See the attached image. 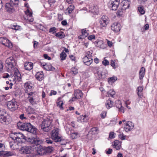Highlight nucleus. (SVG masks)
<instances>
[{"mask_svg":"<svg viewBox=\"0 0 157 157\" xmlns=\"http://www.w3.org/2000/svg\"><path fill=\"white\" fill-rule=\"evenodd\" d=\"M10 137L13 141L10 142V145L11 148L13 149L15 148V146L18 145L19 143L22 142V139H25L24 135L20 132L12 133L10 134Z\"/></svg>","mask_w":157,"mask_h":157,"instance_id":"obj_1","label":"nucleus"},{"mask_svg":"<svg viewBox=\"0 0 157 157\" xmlns=\"http://www.w3.org/2000/svg\"><path fill=\"white\" fill-rule=\"evenodd\" d=\"M52 119L50 118L47 117L44 120L40 125L41 128L43 131L46 132H49L51 129L52 126Z\"/></svg>","mask_w":157,"mask_h":157,"instance_id":"obj_2","label":"nucleus"},{"mask_svg":"<svg viewBox=\"0 0 157 157\" xmlns=\"http://www.w3.org/2000/svg\"><path fill=\"white\" fill-rule=\"evenodd\" d=\"M53 151V148L52 146L45 147L40 145L37 150V153L40 155H44L51 153Z\"/></svg>","mask_w":157,"mask_h":157,"instance_id":"obj_3","label":"nucleus"},{"mask_svg":"<svg viewBox=\"0 0 157 157\" xmlns=\"http://www.w3.org/2000/svg\"><path fill=\"white\" fill-rule=\"evenodd\" d=\"M59 130L58 128H56L52 131L51 137L55 142H60L62 141V139L59 134Z\"/></svg>","mask_w":157,"mask_h":157,"instance_id":"obj_4","label":"nucleus"},{"mask_svg":"<svg viewBox=\"0 0 157 157\" xmlns=\"http://www.w3.org/2000/svg\"><path fill=\"white\" fill-rule=\"evenodd\" d=\"M28 98L29 101L33 105L37 104L36 99L38 97L37 95L35 92H30L28 93Z\"/></svg>","mask_w":157,"mask_h":157,"instance_id":"obj_5","label":"nucleus"},{"mask_svg":"<svg viewBox=\"0 0 157 157\" xmlns=\"http://www.w3.org/2000/svg\"><path fill=\"white\" fill-rule=\"evenodd\" d=\"M7 107L10 111H13L18 109V105L15 100H12L8 102Z\"/></svg>","mask_w":157,"mask_h":157,"instance_id":"obj_6","label":"nucleus"},{"mask_svg":"<svg viewBox=\"0 0 157 157\" xmlns=\"http://www.w3.org/2000/svg\"><path fill=\"white\" fill-rule=\"evenodd\" d=\"M4 112L3 111L0 110V122L5 124H9L10 121L9 116H4Z\"/></svg>","mask_w":157,"mask_h":157,"instance_id":"obj_7","label":"nucleus"},{"mask_svg":"<svg viewBox=\"0 0 157 157\" xmlns=\"http://www.w3.org/2000/svg\"><path fill=\"white\" fill-rule=\"evenodd\" d=\"M17 126L21 130L28 131L29 128L31 127V124L29 123H23L19 122L17 123Z\"/></svg>","mask_w":157,"mask_h":157,"instance_id":"obj_8","label":"nucleus"},{"mask_svg":"<svg viewBox=\"0 0 157 157\" xmlns=\"http://www.w3.org/2000/svg\"><path fill=\"white\" fill-rule=\"evenodd\" d=\"M109 18L106 16H102L100 19L99 22L102 27H106L109 23Z\"/></svg>","mask_w":157,"mask_h":157,"instance_id":"obj_9","label":"nucleus"},{"mask_svg":"<svg viewBox=\"0 0 157 157\" xmlns=\"http://www.w3.org/2000/svg\"><path fill=\"white\" fill-rule=\"evenodd\" d=\"M27 141L36 145H39L41 143L42 141L38 138L29 137L27 140Z\"/></svg>","mask_w":157,"mask_h":157,"instance_id":"obj_10","label":"nucleus"},{"mask_svg":"<svg viewBox=\"0 0 157 157\" xmlns=\"http://www.w3.org/2000/svg\"><path fill=\"white\" fill-rule=\"evenodd\" d=\"M6 63L9 69L13 68L15 63V60L12 57L8 58L6 60Z\"/></svg>","mask_w":157,"mask_h":157,"instance_id":"obj_11","label":"nucleus"},{"mask_svg":"<svg viewBox=\"0 0 157 157\" xmlns=\"http://www.w3.org/2000/svg\"><path fill=\"white\" fill-rule=\"evenodd\" d=\"M0 43L9 48H11L12 46V44L9 40L3 37L0 38Z\"/></svg>","mask_w":157,"mask_h":157,"instance_id":"obj_12","label":"nucleus"},{"mask_svg":"<svg viewBox=\"0 0 157 157\" xmlns=\"http://www.w3.org/2000/svg\"><path fill=\"white\" fill-rule=\"evenodd\" d=\"M120 0H115L109 2V7L111 8L112 10H116L117 9L119 5Z\"/></svg>","mask_w":157,"mask_h":157,"instance_id":"obj_13","label":"nucleus"},{"mask_svg":"<svg viewBox=\"0 0 157 157\" xmlns=\"http://www.w3.org/2000/svg\"><path fill=\"white\" fill-rule=\"evenodd\" d=\"M111 29L115 32H118L121 28L120 24L118 22L114 23L111 26Z\"/></svg>","mask_w":157,"mask_h":157,"instance_id":"obj_14","label":"nucleus"},{"mask_svg":"<svg viewBox=\"0 0 157 157\" xmlns=\"http://www.w3.org/2000/svg\"><path fill=\"white\" fill-rule=\"evenodd\" d=\"M31 149L32 147L30 146H24L20 149V151L21 153L29 154L31 152Z\"/></svg>","mask_w":157,"mask_h":157,"instance_id":"obj_15","label":"nucleus"},{"mask_svg":"<svg viewBox=\"0 0 157 157\" xmlns=\"http://www.w3.org/2000/svg\"><path fill=\"white\" fill-rule=\"evenodd\" d=\"M125 124L124 130L126 132H129L133 128L134 125L132 122L128 121Z\"/></svg>","mask_w":157,"mask_h":157,"instance_id":"obj_16","label":"nucleus"},{"mask_svg":"<svg viewBox=\"0 0 157 157\" xmlns=\"http://www.w3.org/2000/svg\"><path fill=\"white\" fill-rule=\"evenodd\" d=\"M112 145L113 148L116 150H120L121 147V142L118 140H116L113 142Z\"/></svg>","mask_w":157,"mask_h":157,"instance_id":"obj_17","label":"nucleus"},{"mask_svg":"<svg viewBox=\"0 0 157 157\" xmlns=\"http://www.w3.org/2000/svg\"><path fill=\"white\" fill-rule=\"evenodd\" d=\"M130 3V2L128 0H126L122 1L121 3L122 9H123L124 10H125L126 9L129 8Z\"/></svg>","mask_w":157,"mask_h":157,"instance_id":"obj_18","label":"nucleus"},{"mask_svg":"<svg viewBox=\"0 0 157 157\" xmlns=\"http://www.w3.org/2000/svg\"><path fill=\"white\" fill-rule=\"evenodd\" d=\"M15 7L12 5L10 2L6 3V4L5 8L7 11L10 12L14 11Z\"/></svg>","mask_w":157,"mask_h":157,"instance_id":"obj_19","label":"nucleus"},{"mask_svg":"<svg viewBox=\"0 0 157 157\" xmlns=\"http://www.w3.org/2000/svg\"><path fill=\"white\" fill-rule=\"evenodd\" d=\"M115 104L116 107L118 109L119 111L124 113V108L122 106L121 101L119 100L116 101Z\"/></svg>","mask_w":157,"mask_h":157,"instance_id":"obj_20","label":"nucleus"},{"mask_svg":"<svg viewBox=\"0 0 157 157\" xmlns=\"http://www.w3.org/2000/svg\"><path fill=\"white\" fill-rule=\"evenodd\" d=\"M83 61L86 65L89 66L93 62V59L85 56L83 58Z\"/></svg>","mask_w":157,"mask_h":157,"instance_id":"obj_21","label":"nucleus"},{"mask_svg":"<svg viewBox=\"0 0 157 157\" xmlns=\"http://www.w3.org/2000/svg\"><path fill=\"white\" fill-rule=\"evenodd\" d=\"M44 75L42 71L37 72L35 75L36 78L39 81H41L44 78Z\"/></svg>","mask_w":157,"mask_h":157,"instance_id":"obj_22","label":"nucleus"},{"mask_svg":"<svg viewBox=\"0 0 157 157\" xmlns=\"http://www.w3.org/2000/svg\"><path fill=\"white\" fill-rule=\"evenodd\" d=\"M33 66V63L31 62H26L24 65L25 69L28 71H30L32 69Z\"/></svg>","mask_w":157,"mask_h":157,"instance_id":"obj_23","label":"nucleus"},{"mask_svg":"<svg viewBox=\"0 0 157 157\" xmlns=\"http://www.w3.org/2000/svg\"><path fill=\"white\" fill-rule=\"evenodd\" d=\"M81 35L79 36V39L85 38L88 35V33L86 30V29H82L81 30Z\"/></svg>","mask_w":157,"mask_h":157,"instance_id":"obj_24","label":"nucleus"},{"mask_svg":"<svg viewBox=\"0 0 157 157\" xmlns=\"http://www.w3.org/2000/svg\"><path fill=\"white\" fill-rule=\"evenodd\" d=\"M145 69L144 67H142L139 71V79H142L145 75Z\"/></svg>","mask_w":157,"mask_h":157,"instance_id":"obj_25","label":"nucleus"},{"mask_svg":"<svg viewBox=\"0 0 157 157\" xmlns=\"http://www.w3.org/2000/svg\"><path fill=\"white\" fill-rule=\"evenodd\" d=\"M44 66V69L46 70L53 71L55 70V68L50 63H45Z\"/></svg>","mask_w":157,"mask_h":157,"instance_id":"obj_26","label":"nucleus"},{"mask_svg":"<svg viewBox=\"0 0 157 157\" xmlns=\"http://www.w3.org/2000/svg\"><path fill=\"white\" fill-rule=\"evenodd\" d=\"M97 74L98 76V79H103L106 77V75L105 74L101 72V71H97Z\"/></svg>","mask_w":157,"mask_h":157,"instance_id":"obj_27","label":"nucleus"},{"mask_svg":"<svg viewBox=\"0 0 157 157\" xmlns=\"http://www.w3.org/2000/svg\"><path fill=\"white\" fill-rule=\"evenodd\" d=\"M113 101L109 99L106 101L105 103L106 107L107 109H109L113 106Z\"/></svg>","mask_w":157,"mask_h":157,"instance_id":"obj_28","label":"nucleus"},{"mask_svg":"<svg viewBox=\"0 0 157 157\" xmlns=\"http://www.w3.org/2000/svg\"><path fill=\"white\" fill-rule=\"evenodd\" d=\"M88 120V117L86 115H82L79 117V120L82 122H86Z\"/></svg>","mask_w":157,"mask_h":157,"instance_id":"obj_29","label":"nucleus"},{"mask_svg":"<svg viewBox=\"0 0 157 157\" xmlns=\"http://www.w3.org/2000/svg\"><path fill=\"white\" fill-rule=\"evenodd\" d=\"M143 89V88L142 86H139L137 89L136 91H137V95L140 98H141L142 96Z\"/></svg>","mask_w":157,"mask_h":157,"instance_id":"obj_30","label":"nucleus"},{"mask_svg":"<svg viewBox=\"0 0 157 157\" xmlns=\"http://www.w3.org/2000/svg\"><path fill=\"white\" fill-rule=\"evenodd\" d=\"M33 86V84L30 82H28L24 84V87L26 90H30Z\"/></svg>","mask_w":157,"mask_h":157,"instance_id":"obj_31","label":"nucleus"},{"mask_svg":"<svg viewBox=\"0 0 157 157\" xmlns=\"http://www.w3.org/2000/svg\"><path fill=\"white\" fill-rule=\"evenodd\" d=\"M28 132H29L34 134H36L37 133V129L31 124V127L29 128Z\"/></svg>","mask_w":157,"mask_h":157,"instance_id":"obj_32","label":"nucleus"},{"mask_svg":"<svg viewBox=\"0 0 157 157\" xmlns=\"http://www.w3.org/2000/svg\"><path fill=\"white\" fill-rule=\"evenodd\" d=\"M74 9L75 7L73 5H70L66 10V13H68V14H70L71 13Z\"/></svg>","mask_w":157,"mask_h":157,"instance_id":"obj_33","label":"nucleus"},{"mask_svg":"<svg viewBox=\"0 0 157 157\" xmlns=\"http://www.w3.org/2000/svg\"><path fill=\"white\" fill-rule=\"evenodd\" d=\"M93 51L92 50H90L89 51H87L86 52V54L85 56L87 57H90V58H92V57L93 56Z\"/></svg>","mask_w":157,"mask_h":157,"instance_id":"obj_34","label":"nucleus"},{"mask_svg":"<svg viewBox=\"0 0 157 157\" xmlns=\"http://www.w3.org/2000/svg\"><path fill=\"white\" fill-rule=\"evenodd\" d=\"M19 0H10V3L13 6H14L15 7L18 6L19 3Z\"/></svg>","mask_w":157,"mask_h":157,"instance_id":"obj_35","label":"nucleus"},{"mask_svg":"<svg viewBox=\"0 0 157 157\" xmlns=\"http://www.w3.org/2000/svg\"><path fill=\"white\" fill-rule=\"evenodd\" d=\"M117 80V78L116 77H112L108 78V82L109 83H112L114 82Z\"/></svg>","mask_w":157,"mask_h":157,"instance_id":"obj_36","label":"nucleus"},{"mask_svg":"<svg viewBox=\"0 0 157 157\" xmlns=\"http://www.w3.org/2000/svg\"><path fill=\"white\" fill-rule=\"evenodd\" d=\"M78 90H75L74 91V97H73L69 101L70 102L72 101H74L75 99H77V96L78 95Z\"/></svg>","mask_w":157,"mask_h":157,"instance_id":"obj_37","label":"nucleus"},{"mask_svg":"<svg viewBox=\"0 0 157 157\" xmlns=\"http://www.w3.org/2000/svg\"><path fill=\"white\" fill-rule=\"evenodd\" d=\"M14 75L17 77V79L19 81H20L21 78V75L18 71H16L14 72Z\"/></svg>","mask_w":157,"mask_h":157,"instance_id":"obj_38","label":"nucleus"},{"mask_svg":"<svg viewBox=\"0 0 157 157\" xmlns=\"http://www.w3.org/2000/svg\"><path fill=\"white\" fill-rule=\"evenodd\" d=\"M66 56V54L63 51L60 55V57L61 60H63L65 59Z\"/></svg>","mask_w":157,"mask_h":157,"instance_id":"obj_39","label":"nucleus"},{"mask_svg":"<svg viewBox=\"0 0 157 157\" xmlns=\"http://www.w3.org/2000/svg\"><path fill=\"white\" fill-rule=\"evenodd\" d=\"M90 132H91L92 134H95L98 133V129L96 127H94L91 128L90 131Z\"/></svg>","mask_w":157,"mask_h":157,"instance_id":"obj_40","label":"nucleus"},{"mask_svg":"<svg viewBox=\"0 0 157 157\" xmlns=\"http://www.w3.org/2000/svg\"><path fill=\"white\" fill-rule=\"evenodd\" d=\"M115 133L114 132H110L108 140H109L114 138L115 137Z\"/></svg>","mask_w":157,"mask_h":157,"instance_id":"obj_41","label":"nucleus"},{"mask_svg":"<svg viewBox=\"0 0 157 157\" xmlns=\"http://www.w3.org/2000/svg\"><path fill=\"white\" fill-rule=\"evenodd\" d=\"M138 10L140 13L142 14H144L145 13V11L144 10L143 6H140L138 7Z\"/></svg>","mask_w":157,"mask_h":157,"instance_id":"obj_42","label":"nucleus"},{"mask_svg":"<svg viewBox=\"0 0 157 157\" xmlns=\"http://www.w3.org/2000/svg\"><path fill=\"white\" fill-rule=\"evenodd\" d=\"M110 65L114 69H115L118 67V65L117 64H116L114 61L113 60H111Z\"/></svg>","mask_w":157,"mask_h":157,"instance_id":"obj_43","label":"nucleus"},{"mask_svg":"<svg viewBox=\"0 0 157 157\" xmlns=\"http://www.w3.org/2000/svg\"><path fill=\"white\" fill-rule=\"evenodd\" d=\"M123 9L121 8V9H119L117 13V15L119 16H121L123 15Z\"/></svg>","mask_w":157,"mask_h":157,"instance_id":"obj_44","label":"nucleus"},{"mask_svg":"<svg viewBox=\"0 0 157 157\" xmlns=\"http://www.w3.org/2000/svg\"><path fill=\"white\" fill-rule=\"evenodd\" d=\"M20 26H18L17 25H13L10 26V28L16 30H18L20 28Z\"/></svg>","mask_w":157,"mask_h":157,"instance_id":"obj_45","label":"nucleus"},{"mask_svg":"<svg viewBox=\"0 0 157 157\" xmlns=\"http://www.w3.org/2000/svg\"><path fill=\"white\" fill-rule=\"evenodd\" d=\"M105 58L104 59V60L102 62V64L105 66L108 65L109 63V62L107 59H105Z\"/></svg>","mask_w":157,"mask_h":157,"instance_id":"obj_46","label":"nucleus"},{"mask_svg":"<svg viewBox=\"0 0 157 157\" xmlns=\"http://www.w3.org/2000/svg\"><path fill=\"white\" fill-rule=\"evenodd\" d=\"M107 93L108 94L110 95L112 97H113V96L115 94V92L113 90H110Z\"/></svg>","mask_w":157,"mask_h":157,"instance_id":"obj_47","label":"nucleus"},{"mask_svg":"<svg viewBox=\"0 0 157 157\" xmlns=\"http://www.w3.org/2000/svg\"><path fill=\"white\" fill-rule=\"evenodd\" d=\"M5 155L7 156H11L14 155V153L11 151H5Z\"/></svg>","mask_w":157,"mask_h":157,"instance_id":"obj_48","label":"nucleus"},{"mask_svg":"<svg viewBox=\"0 0 157 157\" xmlns=\"http://www.w3.org/2000/svg\"><path fill=\"white\" fill-rule=\"evenodd\" d=\"M56 2L55 0H48V3L50 5V6L52 7L53 4Z\"/></svg>","mask_w":157,"mask_h":157,"instance_id":"obj_49","label":"nucleus"},{"mask_svg":"<svg viewBox=\"0 0 157 157\" xmlns=\"http://www.w3.org/2000/svg\"><path fill=\"white\" fill-rule=\"evenodd\" d=\"M77 132H73L71 134L70 136L72 139H75L77 137Z\"/></svg>","mask_w":157,"mask_h":157,"instance_id":"obj_50","label":"nucleus"},{"mask_svg":"<svg viewBox=\"0 0 157 157\" xmlns=\"http://www.w3.org/2000/svg\"><path fill=\"white\" fill-rule=\"evenodd\" d=\"M71 71L73 74L76 75L78 73V70L75 67L71 68Z\"/></svg>","mask_w":157,"mask_h":157,"instance_id":"obj_51","label":"nucleus"},{"mask_svg":"<svg viewBox=\"0 0 157 157\" xmlns=\"http://www.w3.org/2000/svg\"><path fill=\"white\" fill-rule=\"evenodd\" d=\"M126 137V136L124 135V134L123 133L118 135L119 138L122 140H125Z\"/></svg>","mask_w":157,"mask_h":157,"instance_id":"obj_52","label":"nucleus"},{"mask_svg":"<svg viewBox=\"0 0 157 157\" xmlns=\"http://www.w3.org/2000/svg\"><path fill=\"white\" fill-rule=\"evenodd\" d=\"M63 104V103L62 101H59L58 103H57V105L61 109H63V107L62 106Z\"/></svg>","mask_w":157,"mask_h":157,"instance_id":"obj_53","label":"nucleus"},{"mask_svg":"<svg viewBox=\"0 0 157 157\" xmlns=\"http://www.w3.org/2000/svg\"><path fill=\"white\" fill-rule=\"evenodd\" d=\"M45 142L48 144H53V142L52 141L50 138H47L46 139Z\"/></svg>","mask_w":157,"mask_h":157,"instance_id":"obj_54","label":"nucleus"},{"mask_svg":"<svg viewBox=\"0 0 157 157\" xmlns=\"http://www.w3.org/2000/svg\"><path fill=\"white\" fill-rule=\"evenodd\" d=\"M82 77L84 78H86L89 77L90 76V75L88 72H84L82 76Z\"/></svg>","mask_w":157,"mask_h":157,"instance_id":"obj_55","label":"nucleus"},{"mask_svg":"<svg viewBox=\"0 0 157 157\" xmlns=\"http://www.w3.org/2000/svg\"><path fill=\"white\" fill-rule=\"evenodd\" d=\"M88 39L90 40H94L95 39V36L94 35H90L88 36Z\"/></svg>","mask_w":157,"mask_h":157,"instance_id":"obj_56","label":"nucleus"},{"mask_svg":"<svg viewBox=\"0 0 157 157\" xmlns=\"http://www.w3.org/2000/svg\"><path fill=\"white\" fill-rule=\"evenodd\" d=\"M49 32L50 33H52L53 34L56 32V28L55 27H53L49 29Z\"/></svg>","mask_w":157,"mask_h":157,"instance_id":"obj_57","label":"nucleus"},{"mask_svg":"<svg viewBox=\"0 0 157 157\" xmlns=\"http://www.w3.org/2000/svg\"><path fill=\"white\" fill-rule=\"evenodd\" d=\"M19 118L22 120H26L27 119V117L25 116V114L24 113H22L19 116Z\"/></svg>","mask_w":157,"mask_h":157,"instance_id":"obj_58","label":"nucleus"},{"mask_svg":"<svg viewBox=\"0 0 157 157\" xmlns=\"http://www.w3.org/2000/svg\"><path fill=\"white\" fill-rule=\"evenodd\" d=\"M55 35L56 36L59 37L60 38H62L64 37L63 35L59 32L56 33Z\"/></svg>","mask_w":157,"mask_h":157,"instance_id":"obj_59","label":"nucleus"},{"mask_svg":"<svg viewBox=\"0 0 157 157\" xmlns=\"http://www.w3.org/2000/svg\"><path fill=\"white\" fill-rule=\"evenodd\" d=\"M33 47L35 49L37 47V45L38 44V43L36 41H34L33 42Z\"/></svg>","mask_w":157,"mask_h":157,"instance_id":"obj_60","label":"nucleus"},{"mask_svg":"<svg viewBox=\"0 0 157 157\" xmlns=\"http://www.w3.org/2000/svg\"><path fill=\"white\" fill-rule=\"evenodd\" d=\"M106 113L105 112H102L100 114L101 117L102 118H104L106 116Z\"/></svg>","mask_w":157,"mask_h":157,"instance_id":"obj_61","label":"nucleus"},{"mask_svg":"<svg viewBox=\"0 0 157 157\" xmlns=\"http://www.w3.org/2000/svg\"><path fill=\"white\" fill-rule=\"evenodd\" d=\"M44 58L46 59H47L48 60H50L51 59V58L50 57L48 56V55L46 54H44Z\"/></svg>","mask_w":157,"mask_h":157,"instance_id":"obj_62","label":"nucleus"},{"mask_svg":"<svg viewBox=\"0 0 157 157\" xmlns=\"http://www.w3.org/2000/svg\"><path fill=\"white\" fill-rule=\"evenodd\" d=\"M57 94V92L54 90H52L51 91L50 95L51 96L52 95H55Z\"/></svg>","mask_w":157,"mask_h":157,"instance_id":"obj_63","label":"nucleus"},{"mask_svg":"<svg viewBox=\"0 0 157 157\" xmlns=\"http://www.w3.org/2000/svg\"><path fill=\"white\" fill-rule=\"evenodd\" d=\"M83 42V45L84 46V47L86 48H87L89 45V43H88V42H87V41H84Z\"/></svg>","mask_w":157,"mask_h":157,"instance_id":"obj_64","label":"nucleus"}]
</instances>
